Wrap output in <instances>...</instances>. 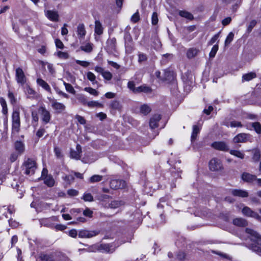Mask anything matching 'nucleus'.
Wrapping results in <instances>:
<instances>
[{"label":"nucleus","instance_id":"nucleus-6","mask_svg":"<svg viewBox=\"0 0 261 261\" xmlns=\"http://www.w3.org/2000/svg\"><path fill=\"white\" fill-rule=\"evenodd\" d=\"M246 232L250 236L251 240L256 242L261 246V235L254 230L250 228H246Z\"/></svg>","mask_w":261,"mask_h":261},{"label":"nucleus","instance_id":"nucleus-53","mask_svg":"<svg viewBox=\"0 0 261 261\" xmlns=\"http://www.w3.org/2000/svg\"><path fill=\"white\" fill-rule=\"evenodd\" d=\"M256 24V21L255 20H252L249 23V24L248 26L247 32L249 33L252 31V29L255 26Z\"/></svg>","mask_w":261,"mask_h":261},{"label":"nucleus","instance_id":"nucleus-8","mask_svg":"<svg viewBox=\"0 0 261 261\" xmlns=\"http://www.w3.org/2000/svg\"><path fill=\"white\" fill-rule=\"evenodd\" d=\"M110 186L112 189L117 190L125 188L126 183L121 179H113L110 181Z\"/></svg>","mask_w":261,"mask_h":261},{"label":"nucleus","instance_id":"nucleus-4","mask_svg":"<svg viewBox=\"0 0 261 261\" xmlns=\"http://www.w3.org/2000/svg\"><path fill=\"white\" fill-rule=\"evenodd\" d=\"M209 167L211 170L216 171L222 170L223 169V165L220 160L217 158H213L210 161Z\"/></svg>","mask_w":261,"mask_h":261},{"label":"nucleus","instance_id":"nucleus-23","mask_svg":"<svg viewBox=\"0 0 261 261\" xmlns=\"http://www.w3.org/2000/svg\"><path fill=\"white\" fill-rule=\"evenodd\" d=\"M178 14L180 16L189 20H192L194 19V16L192 14L185 10L179 11Z\"/></svg>","mask_w":261,"mask_h":261},{"label":"nucleus","instance_id":"nucleus-58","mask_svg":"<svg viewBox=\"0 0 261 261\" xmlns=\"http://www.w3.org/2000/svg\"><path fill=\"white\" fill-rule=\"evenodd\" d=\"M152 23L153 25H155L157 24L158 22V14L156 12H154L152 15Z\"/></svg>","mask_w":261,"mask_h":261},{"label":"nucleus","instance_id":"nucleus-25","mask_svg":"<svg viewBox=\"0 0 261 261\" xmlns=\"http://www.w3.org/2000/svg\"><path fill=\"white\" fill-rule=\"evenodd\" d=\"M199 52V50L195 48H191L187 52V57L189 59L194 58Z\"/></svg>","mask_w":261,"mask_h":261},{"label":"nucleus","instance_id":"nucleus-22","mask_svg":"<svg viewBox=\"0 0 261 261\" xmlns=\"http://www.w3.org/2000/svg\"><path fill=\"white\" fill-rule=\"evenodd\" d=\"M144 92L146 93H150L151 92V89L148 86L142 85L137 87L135 90V93Z\"/></svg>","mask_w":261,"mask_h":261},{"label":"nucleus","instance_id":"nucleus-16","mask_svg":"<svg viewBox=\"0 0 261 261\" xmlns=\"http://www.w3.org/2000/svg\"><path fill=\"white\" fill-rule=\"evenodd\" d=\"M160 115L155 114L150 119L149 125L151 128L153 129L158 126V123L161 120Z\"/></svg>","mask_w":261,"mask_h":261},{"label":"nucleus","instance_id":"nucleus-48","mask_svg":"<svg viewBox=\"0 0 261 261\" xmlns=\"http://www.w3.org/2000/svg\"><path fill=\"white\" fill-rule=\"evenodd\" d=\"M83 199L85 201L91 202L93 200V196L90 193H85L83 195Z\"/></svg>","mask_w":261,"mask_h":261},{"label":"nucleus","instance_id":"nucleus-13","mask_svg":"<svg viewBox=\"0 0 261 261\" xmlns=\"http://www.w3.org/2000/svg\"><path fill=\"white\" fill-rule=\"evenodd\" d=\"M45 16L51 21H57L59 19L58 12L53 10H47L45 11Z\"/></svg>","mask_w":261,"mask_h":261},{"label":"nucleus","instance_id":"nucleus-5","mask_svg":"<svg viewBox=\"0 0 261 261\" xmlns=\"http://www.w3.org/2000/svg\"><path fill=\"white\" fill-rule=\"evenodd\" d=\"M48 99L51 103L53 109L57 113H61L65 110L66 107L63 103L59 102L56 99L50 97H48Z\"/></svg>","mask_w":261,"mask_h":261},{"label":"nucleus","instance_id":"nucleus-54","mask_svg":"<svg viewBox=\"0 0 261 261\" xmlns=\"http://www.w3.org/2000/svg\"><path fill=\"white\" fill-rule=\"evenodd\" d=\"M77 99L83 103L84 105H87V101L86 97L83 95H79Z\"/></svg>","mask_w":261,"mask_h":261},{"label":"nucleus","instance_id":"nucleus-29","mask_svg":"<svg viewBox=\"0 0 261 261\" xmlns=\"http://www.w3.org/2000/svg\"><path fill=\"white\" fill-rule=\"evenodd\" d=\"M15 147L16 150L18 152V153L20 154L22 153L24 151V144L20 141H17L15 143Z\"/></svg>","mask_w":261,"mask_h":261},{"label":"nucleus","instance_id":"nucleus-9","mask_svg":"<svg viewBox=\"0 0 261 261\" xmlns=\"http://www.w3.org/2000/svg\"><path fill=\"white\" fill-rule=\"evenodd\" d=\"M212 147L215 149L222 151H229V147L227 144L223 141L214 142L212 144Z\"/></svg>","mask_w":261,"mask_h":261},{"label":"nucleus","instance_id":"nucleus-28","mask_svg":"<svg viewBox=\"0 0 261 261\" xmlns=\"http://www.w3.org/2000/svg\"><path fill=\"white\" fill-rule=\"evenodd\" d=\"M200 130V127L198 126V125H194L193 126V131L191 135V141H194L198 135V134L199 133Z\"/></svg>","mask_w":261,"mask_h":261},{"label":"nucleus","instance_id":"nucleus-11","mask_svg":"<svg viewBox=\"0 0 261 261\" xmlns=\"http://www.w3.org/2000/svg\"><path fill=\"white\" fill-rule=\"evenodd\" d=\"M16 78L17 82L22 85L26 82V77L21 68H17L16 69Z\"/></svg>","mask_w":261,"mask_h":261},{"label":"nucleus","instance_id":"nucleus-57","mask_svg":"<svg viewBox=\"0 0 261 261\" xmlns=\"http://www.w3.org/2000/svg\"><path fill=\"white\" fill-rule=\"evenodd\" d=\"M75 119L81 124H85L86 122V121L85 119V118L83 117L80 116L79 115H76L75 116Z\"/></svg>","mask_w":261,"mask_h":261},{"label":"nucleus","instance_id":"nucleus-62","mask_svg":"<svg viewBox=\"0 0 261 261\" xmlns=\"http://www.w3.org/2000/svg\"><path fill=\"white\" fill-rule=\"evenodd\" d=\"M128 88L132 90L133 92L135 93V90L137 89V88L135 87V84L134 82L133 81H129L128 82L127 84Z\"/></svg>","mask_w":261,"mask_h":261},{"label":"nucleus","instance_id":"nucleus-12","mask_svg":"<svg viewBox=\"0 0 261 261\" xmlns=\"http://www.w3.org/2000/svg\"><path fill=\"white\" fill-rule=\"evenodd\" d=\"M82 147L80 145L77 144L76 150L71 149L70 151V157L75 160H79L81 157Z\"/></svg>","mask_w":261,"mask_h":261},{"label":"nucleus","instance_id":"nucleus-46","mask_svg":"<svg viewBox=\"0 0 261 261\" xmlns=\"http://www.w3.org/2000/svg\"><path fill=\"white\" fill-rule=\"evenodd\" d=\"M87 106L89 107H102L103 105L96 101H91L87 102Z\"/></svg>","mask_w":261,"mask_h":261},{"label":"nucleus","instance_id":"nucleus-55","mask_svg":"<svg viewBox=\"0 0 261 261\" xmlns=\"http://www.w3.org/2000/svg\"><path fill=\"white\" fill-rule=\"evenodd\" d=\"M140 19V16L138 12H136L131 17V21L136 23Z\"/></svg>","mask_w":261,"mask_h":261},{"label":"nucleus","instance_id":"nucleus-2","mask_svg":"<svg viewBox=\"0 0 261 261\" xmlns=\"http://www.w3.org/2000/svg\"><path fill=\"white\" fill-rule=\"evenodd\" d=\"M25 168V173L26 174H33L36 169V162L31 159H28L23 163Z\"/></svg>","mask_w":261,"mask_h":261},{"label":"nucleus","instance_id":"nucleus-51","mask_svg":"<svg viewBox=\"0 0 261 261\" xmlns=\"http://www.w3.org/2000/svg\"><path fill=\"white\" fill-rule=\"evenodd\" d=\"M25 92L30 96H33L35 94V91L33 89L31 88L29 86H26L25 88Z\"/></svg>","mask_w":261,"mask_h":261},{"label":"nucleus","instance_id":"nucleus-44","mask_svg":"<svg viewBox=\"0 0 261 261\" xmlns=\"http://www.w3.org/2000/svg\"><path fill=\"white\" fill-rule=\"evenodd\" d=\"M102 179V176L99 175H93L90 178V181L92 183L98 182L101 180Z\"/></svg>","mask_w":261,"mask_h":261},{"label":"nucleus","instance_id":"nucleus-30","mask_svg":"<svg viewBox=\"0 0 261 261\" xmlns=\"http://www.w3.org/2000/svg\"><path fill=\"white\" fill-rule=\"evenodd\" d=\"M229 153L237 158H239L241 159H243L244 158L245 154L244 153L242 152L240 150H230Z\"/></svg>","mask_w":261,"mask_h":261},{"label":"nucleus","instance_id":"nucleus-32","mask_svg":"<svg viewBox=\"0 0 261 261\" xmlns=\"http://www.w3.org/2000/svg\"><path fill=\"white\" fill-rule=\"evenodd\" d=\"M225 125L227 127H242L243 126V125L242 124L241 122L235 121V120L230 121V122H228Z\"/></svg>","mask_w":261,"mask_h":261},{"label":"nucleus","instance_id":"nucleus-49","mask_svg":"<svg viewBox=\"0 0 261 261\" xmlns=\"http://www.w3.org/2000/svg\"><path fill=\"white\" fill-rule=\"evenodd\" d=\"M63 179L68 184H70L73 181L74 178L72 175H69L63 176Z\"/></svg>","mask_w":261,"mask_h":261},{"label":"nucleus","instance_id":"nucleus-40","mask_svg":"<svg viewBox=\"0 0 261 261\" xmlns=\"http://www.w3.org/2000/svg\"><path fill=\"white\" fill-rule=\"evenodd\" d=\"M234 38V34L232 32H230L227 36L225 41V45H228L231 41L233 40Z\"/></svg>","mask_w":261,"mask_h":261},{"label":"nucleus","instance_id":"nucleus-18","mask_svg":"<svg viewBox=\"0 0 261 261\" xmlns=\"http://www.w3.org/2000/svg\"><path fill=\"white\" fill-rule=\"evenodd\" d=\"M77 34L79 38H84L86 34V31L83 23H81L78 25L77 27Z\"/></svg>","mask_w":261,"mask_h":261},{"label":"nucleus","instance_id":"nucleus-45","mask_svg":"<svg viewBox=\"0 0 261 261\" xmlns=\"http://www.w3.org/2000/svg\"><path fill=\"white\" fill-rule=\"evenodd\" d=\"M84 90L94 96H97L98 95V92L91 87H86L84 88Z\"/></svg>","mask_w":261,"mask_h":261},{"label":"nucleus","instance_id":"nucleus-60","mask_svg":"<svg viewBox=\"0 0 261 261\" xmlns=\"http://www.w3.org/2000/svg\"><path fill=\"white\" fill-rule=\"evenodd\" d=\"M54 151L56 155L58 158H61L62 156L61 150L59 147H55L54 148Z\"/></svg>","mask_w":261,"mask_h":261},{"label":"nucleus","instance_id":"nucleus-35","mask_svg":"<svg viewBox=\"0 0 261 261\" xmlns=\"http://www.w3.org/2000/svg\"><path fill=\"white\" fill-rule=\"evenodd\" d=\"M251 126L257 134H261V124L260 123L258 122L252 123Z\"/></svg>","mask_w":261,"mask_h":261},{"label":"nucleus","instance_id":"nucleus-63","mask_svg":"<svg viewBox=\"0 0 261 261\" xmlns=\"http://www.w3.org/2000/svg\"><path fill=\"white\" fill-rule=\"evenodd\" d=\"M79 192L74 189H69L67 191V194L71 196L77 195Z\"/></svg>","mask_w":261,"mask_h":261},{"label":"nucleus","instance_id":"nucleus-37","mask_svg":"<svg viewBox=\"0 0 261 261\" xmlns=\"http://www.w3.org/2000/svg\"><path fill=\"white\" fill-rule=\"evenodd\" d=\"M122 204L121 201L114 200L112 201L109 204V207L111 208H117Z\"/></svg>","mask_w":261,"mask_h":261},{"label":"nucleus","instance_id":"nucleus-38","mask_svg":"<svg viewBox=\"0 0 261 261\" xmlns=\"http://www.w3.org/2000/svg\"><path fill=\"white\" fill-rule=\"evenodd\" d=\"M56 55L58 57V58L62 59L65 60L69 58V55L67 52L58 51L56 53Z\"/></svg>","mask_w":261,"mask_h":261},{"label":"nucleus","instance_id":"nucleus-41","mask_svg":"<svg viewBox=\"0 0 261 261\" xmlns=\"http://www.w3.org/2000/svg\"><path fill=\"white\" fill-rule=\"evenodd\" d=\"M249 248L253 251L261 255V248L260 247L255 244H251L250 245Z\"/></svg>","mask_w":261,"mask_h":261},{"label":"nucleus","instance_id":"nucleus-14","mask_svg":"<svg viewBox=\"0 0 261 261\" xmlns=\"http://www.w3.org/2000/svg\"><path fill=\"white\" fill-rule=\"evenodd\" d=\"M98 233V232L97 231L82 230L79 232V236L82 238H90L96 236Z\"/></svg>","mask_w":261,"mask_h":261},{"label":"nucleus","instance_id":"nucleus-36","mask_svg":"<svg viewBox=\"0 0 261 261\" xmlns=\"http://www.w3.org/2000/svg\"><path fill=\"white\" fill-rule=\"evenodd\" d=\"M87 77L88 80L91 81L93 84L97 83V82L96 81V76L92 72H88L87 73Z\"/></svg>","mask_w":261,"mask_h":261},{"label":"nucleus","instance_id":"nucleus-43","mask_svg":"<svg viewBox=\"0 0 261 261\" xmlns=\"http://www.w3.org/2000/svg\"><path fill=\"white\" fill-rule=\"evenodd\" d=\"M111 108L115 110H120L121 108L120 103L117 100H113L110 104Z\"/></svg>","mask_w":261,"mask_h":261},{"label":"nucleus","instance_id":"nucleus-20","mask_svg":"<svg viewBox=\"0 0 261 261\" xmlns=\"http://www.w3.org/2000/svg\"><path fill=\"white\" fill-rule=\"evenodd\" d=\"M103 32V28L101 22L96 20L95 21L94 33L98 35H101Z\"/></svg>","mask_w":261,"mask_h":261},{"label":"nucleus","instance_id":"nucleus-56","mask_svg":"<svg viewBox=\"0 0 261 261\" xmlns=\"http://www.w3.org/2000/svg\"><path fill=\"white\" fill-rule=\"evenodd\" d=\"M75 62L77 64L81 65L84 67H87L90 65L89 62H88L87 61L76 60Z\"/></svg>","mask_w":261,"mask_h":261},{"label":"nucleus","instance_id":"nucleus-64","mask_svg":"<svg viewBox=\"0 0 261 261\" xmlns=\"http://www.w3.org/2000/svg\"><path fill=\"white\" fill-rule=\"evenodd\" d=\"M219 37V33H218L217 34H216L215 35H214L211 38L210 41H209L208 44L210 45H212L213 44H214L218 40Z\"/></svg>","mask_w":261,"mask_h":261},{"label":"nucleus","instance_id":"nucleus-52","mask_svg":"<svg viewBox=\"0 0 261 261\" xmlns=\"http://www.w3.org/2000/svg\"><path fill=\"white\" fill-rule=\"evenodd\" d=\"M103 78L107 80H110L112 78V73L108 71H105L102 72V74H101Z\"/></svg>","mask_w":261,"mask_h":261},{"label":"nucleus","instance_id":"nucleus-24","mask_svg":"<svg viewBox=\"0 0 261 261\" xmlns=\"http://www.w3.org/2000/svg\"><path fill=\"white\" fill-rule=\"evenodd\" d=\"M43 178L44 184L48 187H51L55 185V180L51 175H46Z\"/></svg>","mask_w":261,"mask_h":261},{"label":"nucleus","instance_id":"nucleus-34","mask_svg":"<svg viewBox=\"0 0 261 261\" xmlns=\"http://www.w3.org/2000/svg\"><path fill=\"white\" fill-rule=\"evenodd\" d=\"M174 75L172 72L170 71H165L164 76L163 77V80L170 81L173 79Z\"/></svg>","mask_w":261,"mask_h":261},{"label":"nucleus","instance_id":"nucleus-50","mask_svg":"<svg viewBox=\"0 0 261 261\" xmlns=\"http://www.w3.org/2000/svg\"><path fill=\"white\" fill-rule=\"evenodd\" d=\"M147 59V57L146 54L139 53L138 54V61L139 63L146 61Z\"/></svg>","mask_w":261,"mask_h":261},{"label":"nucleus","instance_id":"nucleus-1","mask_svg":"<svg viewBox=\"0 0 261 261\" xmlns=\"http://www.w3.org/2000/svg\"><path fill=\"white\" fill-rule=\"evenodd\" d=\"M12 134L13 135H16L19 133L20 126V114L19 111H13L12 115Z\"/></svg>","mask_w":261,"mask_h":261},{"label":"nucleus","instance_id":"nucleus-19","mask_svg":"<svg viewBox=\"0 0 261 261\" xmlns=\"http://www.w3.org/2000/svg\"><path fill=\"white\" fill-rule=\"evenodd\" d=\"M231 194L234 196H238L242 198L248 196V193L246 191L243 190H233L231 191Z\"/></svg>","mask_w":261,"mask_h":261},{"label":"nucleus","instance_id":"nucleus-3","mask_svg":"<svg viewBox=\"0 0 261 261\" xmlns=\"http://www.w3.org/2000/svg\"><path fill=\"white\" fill-rule=\"evenodd\" d=\"M39 112L41 115V119L44 124L48 123L51 118L50 112L43 107H40L39 109Z\"/></svg>","mask_w":261,"mask_h":261},{"label":"nucleus","instance_id":"nucleus-33","mask_svg":"<svg viewBox=\"0 0 261 261\" xmlns=\"http://www.w3.org/2000/svg\"><path fill=\"white\" fill-rule=\"evenodd\" d=\"M253 152V156L252 159L254 162H258L260 158V151L257 149H253L252 150Z\"/></svg>","mask_w":261,"mask_h":261},{"label":"nucleus","instance_id":"nucleus-47","mask_svg":"<svg viewBox=\"0 0 261 261\" xmlns=\"http://www.w3.org/2000/svg\"><path fill=\"white\" fill-rule=\"evenodd\" d=\"M218 50V45L216 44L212 47V48L210 53V54H209L210 57L214 58Z\"/></svg>","mask_w":261,"mask_h":261},{"label":"nucleus","instance_id":"nucleus-15","mask_svg":"<svg viewBox=\"0 0 261 261\" xmlns=\"http://www.w3.org/2000/svg\"><path fill=\"white\" fill-rule=\"evenodd\" d=\"M256 176L252 175L247 172H244L242 173L241 178L245 182L252 183L256 180Z\"/></svg>","mask_w":261,"mask_h":261},{"label":"nucleus","instance_id":"nucleus-26","mask_svg":"<svg viewBox=\"0 0 261 261\" xmlns=\"http://www.w3.org/2000/svg\"><path fill=\"white\" fill-rule=\"evenodd\" d=\"M256 77V74L254 72H251L246 74H245L242 76V82L249 81Z\"/></svg>","mask_w":261,"mask_h":261},{"label":"nucleus","instance_id":"nucleus-31","mask_svg":"<svg viewBox=\"0 0 261 261\" xmlns=\"http://www.w3.org/2000/svg\"><path fill=\"white\" fill-rule=\"evenodd\" d=\"M80 49L86 53H90L93 49V44L90 43H87L84 45H82Z\"/></svg>","mask_w":261,"mask_h":261},{"label":"nucleus","instance_id":"nucleus-17","mask_svg":"<svg viewBox=\"0 0 261 261\" xmlns=\"http://www.w3.org/2000/svg\"><path fill=\"white\" fill-rule=\"evenodd\" d=\"M37 84L41 87L43 89L49 93L51 92V90L50 86L43 80L40 78H38L36 81Z\"/></svg>","mask_w":261,"mask_h":261},{"label":"nucleus","instance_id":"nucleus-59","mask_svg":"<svg viewBox=\"0 0 261 261\" xmlns=\"http://www.w3.org/2000/svg\"><path fill=\"white\" fill-rule=\"evenodd\" d=\"M55 44L56 47L58 48L63 49L64 47L63 42L60 39H56L55 40Z\"/></svg>","mask_w":261,"mask_h":261},{"label":"nucleus","instance_id":"nucleus-27","mask_svg":"<svg viewBox=\"0 0 261 261\" xmlns=\"http://www.w3.org/2000/svg\"><path fill=\"white\" fill-rule=\"evenodd\" d=\"M151 110L150 107L146 104L142 105L140 109V113L144 115L148 114Z\"/></svg>","mask_w":261,"mask_h":261},{"label":"nucleus","instance_id":"nucleus-7","mask_svg":"<svg viewBox=\"0 0 261 261\" xmlns=\"http://www.w3.org/2000/svg\"><path fill=\"white\" fill-rule=\"evenodd\" d=\"M250 138V134L246 133H240L233 138V141L235 143H243L248 141Z\"/></svg>","mask_w":261,"mask_h":261},{"label":"nucleus","instance_id":"nucleus-61","mask_svg":"<svg viewBox=\"0 0 261 261\" xmlns=\"http://www.w3.org/2000/svg\"><path fill=\"white\" fill-rule=\"evenodd\" d=\"M83 214L86 217L91 218L92 217L93 212L87 208L83 212Z\"/></svg>","mask_w":261,"mask_h":261},{"label":"nucleus","instance_id":"nucleus-39","mask_svg":"<svg viewBox=\"0 0 261 261\" xmlns=\"http://www.w3.org/2000/svg\"><path fill=\"white\" fill-rule=\"evenodd\" d=\"M39 258L41 261H53V256L50 255L41 254L39 255Z\"/></svg>","mask_w":261,"mask_h":261},{"label":"nucleus","instance_id":"nucleus-10","mask_svg":"<svg viewBox=\"0 0 261 261\" xmlns=\"http://www.w3.org/2000/svg\"><path fill=\"white\" fill-rule=\"evenodd\" d=\"M242 214L247 217H252L256 219H259V216L258 214L251 210L248 206H244L242 210Z\"/></svg>","mask_w":261,"mask_h":261},{"label":"nucleus","instance_id":"nucleus-42","mask_svg":"<svg viewBox=\"0 0 261 261\" xmlns=\"http://www.w3.org/2000/svg\"><path fill=\"white\" fill-rule=\"evenodd\" d=\"M64 85H65L67 91L72 94L75 93V91L71 84L64 82Z\"/></svg>","mask_w":261,"mask_h":261},{"label":"nucleus","instance_id":"nucleus-21","mask_svg":"<svg viewBox=\"0 0 261 261\" xmlns=\"http://www.w3.org/2000/svg\"><path fill=\"white\" fill-rule=\"evenodd\" d=\"M232 222L234 225L239 227H244L247 225V221L242 218L234 219Z\"/></svg>","mask_w":261,"mask_h":261}]
</instances>
